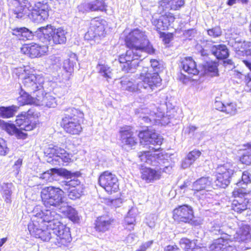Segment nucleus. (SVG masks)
Returning a JSON list of instances; mask_svg holds the SVG:
<instances>
[{
    "label": "nucleus",
    "mask_w": 251,
    "mask_h": 251,
    "mask_svg": "<svg viewBox=\"0 0 251 251\" xmlns=\"http://www.w3.org/2000/svg\"><path fill=\"white\" fill-rule=\"evenodd\" d=\"M40 218L43 216L45 219L43 221L48 222V226L52 231L53 240L52 243L55 245L61 247L67 246L70 243L72 238L70 229L59 221L60 216L55 211H47L45 214L39 215Z\"/></svg>",
    "instance_id": "obj_1"
},
{
    "label": "nucleus",
    "mask_w": 251,
    "mask_h": 251,
    "mask_svg": "<svg viewBox=\"0 0 251 251\" xmlns=\"http://www.w3.org/2000/svg\"><path fill=\"white\" fill-rule=\"evenodd\" d=\"M136 84H134L127 78H123L121 81L122 88L130 92L147 90L148 92L152 91L161 84V79L156 73L151 74L149 69L143 68Z\"/></svg>",
    "instance_id": "obj_2"
},
{
    "label": "nucleus",
    "mask_w": 251,
    "mask_h": 251,
    "mask_svg": "<svg viewBox=\"0 0 251 251\" xmlns=\"http://www.w3.org/2000/svg\"><path fill=\"white\" fill-rule=\"evenodd\" d=\"M38 207H36L33 211V217L32 222L28 225V230L32 236L39 238L43 241H50L52 243L54 236H53L51 229H50L49 227L47 226L49 223L42 220L45 219L43 216H41L40 218L39 216L41 213L45 214L47 211H50L49 210H38Z\"/></svg>",
    "instance_id": "obj_3"
},
{
    "label": "nucleus",
    "mask_w": 251,
    "mask_h": 251,
    "mask_svg": "<svg viewBox=\"0 0 251 251\" xmlns=\"http://www.w3.org/2000/svg\"><path fill=\"white\" fill-rule=\"evenodd\" d=\"M24 0H19L20 5L15 10L16 17L22 18L25 16H28L31 20L36 23H41L48 19L49 12L50 8L47 2H36L32 7L31 13L28 15V8L26 5L22 4Z\"/></svg>",
    "instance_id": "obj_4"
},
{
    "label": "nucleus",
    "mask_w": 251,
    "mask_h": 251,
    "mask_svg": "<svg viewBox=\"0 0 251 251\" xmlns=\"http://www.w3.org/2000/svg\"><path fill=\"white\" fill-rule=\"evenodd\" d=\"M126 46L133 49L139 52L153 53L154 50L150 44L145 32L139 29H134L131 31L125 38Z\"/></svg>",
    "instance_id": "obj_5"
},
{
    "label": "nucleus",
    "mask_w": 251,
    "mask_h": 251,
    "mask_svg": "<svg viewBox=\"0 0 251 251\" xmlns=\"http://www.w3.org/2000/svg\"><path fill=\"white\" fill-rule=\"evenodd\" d=\"M160 149V148H156L150 145L149 146L150 151L141 152L139 157L141 161L149 164L155 165V164L154 163L155 161L159 164H163L164 167L161 169L162 173L164 172L167 174H170L172 172L173 164L167 154H163L162 152L155 153L158 151Z\"/></svg>",
    "instance_id": "obj_6"
},
{
    "label": "nucleus",
    "mask_w": 251,
    "mask_h": 251,
    "mask_svg": "<svg viewBox=\"0 0 251 251\" xmlns=\"http://www.w3.org/2000/svg\"><path fill=\"white\" fill-rule=\"evenodd\" d=\"M38 117V113H35L32 109H29L27 112L18 116L15 122L20 129L17 128V131L14 135L19 139H25L27 134L23 132L22 130L31 131L34 129L39 124L37 120Z\"/></svg>",
    "instance_id": "obj_7"
},
{
    "label": "nucleus",
    "mask_w": 251,
    "mask_h": 251,
    "mask_svg": "<svg viewBox=\"0 0 251 251\" xmlns=\"http://www.w3.org/2000/svg\"><path fill=\"white\" fill-rule=\"evenodd\" d=\"M146 54L139 52L133 49H129L126 54L119 56V61L121 64V68L125 73H133L138 66V60L145 56Z\"/></svg>",
    "instance_id": "obj_8"
},
{
    "label": "nucleus",
    "mask_w": 251,
    "mask_h": 251,
    "mask_svg": "<svg viewBox=\"0 0 251 251\" xmlns=\"http://www.w3.org/2000/svg\"><path fill=\"white\" fill-rule=\"evenodd\" d=\"M73 112V116H66L62 119L61 124L66 132L72 135H78L82 130L81 122L83 114L77 109H74Z\"/></svg>",
    "instance_id": "obj_9"
},
{
    "label": "nucleus",
    "mask_w": 251,
    "mask_h": 251,
    "mask_svg": "<svg viewBox=\"0 0 251 251\" xmlns=\"http://www.w3.org/2000/svg\"><path fill=\"white\" fill-rule=\"evenodd\" d=\"M234 173V167L230 162H226L218 165L216 170L214 184L217 188H226L230 183Z\"/></svg>",
    "instance_id": "obj_10"
},
{
    "label": "nucleus",
    "mask_w": 251,
    "mask_h": 251,
    "mask_svg": "<svg viewBox=\"0 0 251 251\" xmlns=\"http://www.w3.org/2000/svg\"><path fill=\"white\" fill-rule=\"evenodd\" d=\"M41 197L46 207H55L59 206V203L64 199V192L58 187H45L41 192Z\"/></svg>",
    "instance_id": "obj_11"
},
{
    "label": "nucleus",
    "mask_w": 251,
    "mask_h": 251,
    "mask_svg": "<svg viewBox=\"0 0 251 251\" xmlns=\"http://www.w3.org/2000/svg\"><path fill=\"white\" fill-rule=\"evenodd\" d=\"M37 32L43 34L49 43L52 41L54 44H62L66 41L67 32L61 28H56L51 25H47L38 28Z\"/></svg>",
    "instance_id": "obj_12"
},
{
    "label": "nucleus",
    "mask_w": 251,
    "mask_h": 251,
    "mask_svg": "<svg viewBox=\"0 0 251 251\" xmlns=\"http://www.w3.org/2000/svg\"><path fill=\"white\" fill-rule=\"evenodd\" d=\"M99 183L107 193L110 194L117 192L119 189L117 176L108 171H105L100 175Z\"/></svg>",
    "instance_id": "obj_13"
},
{
    "label": "nucleus",
    "mask_w": 251,
    "mask_h": 251,
    "mask_svg": "<svg viewBox=\"0 0 251 251\" xmlns=\"http://www.w3.org/2000/svg\"><path fill=\"white\" fill-rule=\"evenodd\" d=\"M136 113L140 114L142 118L146 122H152L155 123H162L161 119L163 117V114L159 112L154 105L150 107H140L136 110Z\"/></svg>",
    "instance_id": "obj_14"
},
{
    "label": "nucleus",
    "mask_w": 251,
    "mask_h": 251,
    "mask_svg": "<svg viewBox=\"0 0 251 251\" xmlns=\"http://www.w3.org/2000/svg\"><path fill=\"white\" fill-rule=\"evenodd\" d=\"M34 70L31 69L30 71V74L27 75L25 77L23 83L26 88L29 91L33 93L38 91L40 93L43 88V84L44 82V78L41 75L34 74Z\"/></svg>",
    "instance_id": "obj_15"
},
{
    "label": "nucleus",
    "mask_w": 251,
    "mask_h": 251,
    "mask_svg": "<svg viewBox=\"0 0 251 251\" xmlns=\"http://www.w3.org/2000/svg\"><path fill=\"white\" fill-rule=\"evenodd\" d=\"M209 248L210 251H236L231 235L227 234L214 240Z\"/></svg>",
    "instance_id": "obj_16"
},
{
    "label": "nucleus",
    "mask_w": 251,
    "mask_h": 251,
    "mask_svg": "<svg viewBox=\"0 0 251 251\" xmlns=\"http://www.w3.org/2000/svg\"><path fill=\"white\" fill-rule=\"evenodd\" d=\"M246 193L245 189L234 188L232 195L236 199L232 203V208L234 211L241 213L248 208V200L243 198Z\"/></svg>",
    "instance_id": "obj_17"
},
{
    "label": "nucleus",
    "mask_w": 251,
    "mask_h": 251,
    "mask_svg": "<svg viewBox=\"0 0 251 251\" xmlns=\"http://www.w3.org/2000/svg\"><path fill=\"white\" fill-rule=\"evenodd\" d=\"M175 19L173 14L168 12L158 17L156 15H153L151 23L156 30L160 31L168 29L171 24L174 22Z\"/></svg>",
    "instance_id": "obj_18"
},
{
    "label": "nucleus",
    "mask_w": 251,
    "mask_h": 251,
    "mask_svg": "<svg viewBox=\"0 0 251 251\" xmlns=\"http://www.w3.org/2000/svg\"><path fill=\"white\" fill-rule=\"evenodd\" d=\"M104 21L94 19L91 21V25L85 35L88 40H93L97 36L103 37L105 35Z\"/></svg>",
    "instance_id": "obj_19"
},
{
    "label": "nucleus",
    "mask_w": 251,
    "mask_h": 251,
    "mask_svg": "<svg viewBox=\"0 0 251 251\" xmlns=\"http://www.w3.org/2000/svg\"><path fill=\"white\" fill-rule=\"evenodd\" d=\"M138 136L140 139V143L143 145L160 146L162 143L163 138L162 137L153 130H148L141 131Z\"/></svg>",
    "instance_id": "obj_20"
},
{
    "label": "nucleus",
    "mask_w": 251,
    "mask_h": 251,
    "mask_svg": "<svg viewBox=\"0 0 251 251\" xmlns=\"http://www.w3.org/2000/svg\"><path fill=\"white\" fill-rule=\"evenodd\" d=\"M193 217L192 209L188 205L180 206L174 210L173 218L178 222L189 223Z\"/></svg>",
    "instance_id": "obj_21"
},
{
    "label": "nucleus",
    "mask_w": 251,
    "mask_h": 251,
    "mask_svg": "<svg viewBox=\"0 0 251 251\" xmlns=\"http://www.w3.org/2000/svg\"><path fill=\"white\" fill-rule=\"evenodd\" d=\"M48 48L36 44H25L23 46L21 50L22 53L31 58L40 57L47 52Z\"/></svg>",
    "instance_id": "obj_22"
},
{
    "label": "nucleus",
    "mask_w": 251,
    "mask_h": 251,
    "mask_svg": "<svg viewBox=\"0 0 251 251\" xmlns=\"http://www.w3.org/2000/svg\"><path fill=\"white\" fill-rule=\"evenodd\" d=\"M47 152L50 154L53 159L58 160L60 159L65 163H69L72 161V154L67 152L64 149L58 146L49 148Z\"/></svg>",
    "instance_id": "obj_23"
},
{
    "label": "nucleus",
    "mask_w": 251,
    "mask_h": 251,
    "mask_svg": "<svg viewBox=\"0 0 251 251\" xmlns=\"http://www.w3.org/2000/svg\"><path fill=\"white\" fill-rule=\"evenodd\" d=\"M233 239L238 242L248 243L251 240V227L246 224L242 223L233 236Z\"/></svg>",
    "instance_id": "obj_24"
},
{
    "label": "nucleus",
    "mask_w": 251,
    "mask_h": 251,
    "mask_svg": "<svg viewBox=\"0 0 251 251\" xmlns=\"http://www.w3.org/2000/svg\"><path fill=\"white\" fill-rule=\"evenodd\" d=\"M119 133L121 141L123 144L132 147L137 143V140L133 135L131 127L128 126L122 127Z\"/></svg>",
    "instance_id": "obj_25"
},
{
    "label": "nucleus",
    "mask_w": 251,
    "mask_h": 251,
    "mask_svg": "<svg viewBox=\"0 0 251 251\" xmlns=\"http://www.w3.org/2000/svg\"><path fill=\"white\" fill-rule=\"evenodd\" d=\"M162 176V170L145 168L141 171V178L147 183H152L160 179Z\"/></svg>",
    "instance_id": "obj_26"
},
{
    "label": "nucleus",
    "mask_w": 251,
    "mask_h": 251,
    "mask_svg": "<svg viewBox=\"0 0 251 251\" xmlns=\"http://www.w3.org/2000/svg\"><path fill=\"white\" fill-rule=\"evenodd\" d=\"M39 95H36L37 96V100H36V105L50 107H55L57 105L55 98L49 94H46L43 95L42 90L41 91Z\"/></svg>",
    "instance_id": "obj_27"
},
{
    "label": "nucleus",
    "mask_w": 251,
    "mask_h": 251,
    "mask_svg": "<svg viewBox=\"0 0 251 251\" xmlns=\"http://www.w3.org/2000/svg\"><path fill=\"white\" fill-rule=\"evenodd\" d=\"M181 67L190 75H195L199 73L196 62L191 57L183 58L181 62Z\"/></svg>",
    "instance_id": "obj_28"
},
{
    "label": "nucleus",
    "mask_w": 251,
    "mask_h": 251,
    "mask_svg": "<svg viewBox=\"0 0 251 251\" xmlns=\"http://www.w3.org/2000/svg\"><path fill=\"white\" fill-rule=\"evenodd\" d=\"M113 221L107 216L99 217L95 222V228L97 231L103 233L109 229Z\"/></svg>",
    "instance_id": "obj_29"
},
{
    "label": "nucleus",
    "mask_w": 251,
    "mask_h": 251,
    "mask_svg": "<svg viewBox=\"0 0 251 251\" xmlns=\"http://www.w3.org/2000/svg\"><path fill=\"white\" fill-rule=\"evenodd\" d=\"M60 174L59 169L53 168L39 175V178L44 182H51L57 179Z\"/></svg>",
    "instance_id": "obj_30"
},
{
    "label": "nucleus",
    "mask_w": 251,
    "mask_h": 251,
    "mask_svg": "<svg viewBox=\"0 0 251 251\" xmlns=\"http://www.w3.org/2000/svg\"><path fill=\"white\" fill-rule=\"evenodd\" d=\"M184 4V0H161L160 5L163 8L177 10Z\"/></svg>",
    "instance_id": "obj_31"
},
{
    "label": "nucleus",
    "mask_w": 251,
    "mask_h": 251,
    "mask_svg": "<svg viewBox=\"0 0 251 251\" xmlns=\"http://www.w3.org/2000/svg\"><path fill=\"white\" fill-rule=\"evenodd\" d=\"M12 34L17 37L19 40H25L31 39L32 33L25 27H17L12 29Z\"/></svg>",
    "instance_id": "obj_32"
},
{
    "label": "nucleus",
    "mask_w": 251,
    "mask_h": 251,
    "mask_svg": "<svg viewBox=\"0 0 251 251\" xmlns=\"http://www.w3.org/2000/svg\"><path fill=\"white\" fill-rule=\"evenodd\" d=\"M211 52L218 59H223L228 56V51L224 45H214L211 47Z\"/></svg>",
    "instance_id": "obj_33"
},
{
    "label": "nucleus",
    "mask_w": 251,
    "mask_h": 251,
    "mask_svg": "<svg viewBox=\"0 0 251 251\" xmlns=\"http://www.w3.org/2000/svg\"><path fill=\"white\" fill-rule=\"evenodd\" d=\"M211 184V179L209 177H202L193 183V189L196 191L205 190L208 188Z\"/></svg>",
    "instance_id": "obj_34"
},
{
    "label": "nucleus",
    "mask_w": 251,
    "mask_h": 251,
    "mask_svg": "<svg viewBox=\"0 0 251 251\" xmlns=\"http://www.w3.org/2000/svg\"><path fill=\"white\" fill-rule=\"evenodd\" d=\"M19 107L11 105L8 107H0V117L3 118H8L13 117L19 109Z\"/></svg>",
    "instance_id": "obj_35"
},
{
    "label": "nucleus",
    "mask_w": 251,
    "mask_h": 251,
    "mask_svg": "<svg viewBox=\"0 0 251 251\" xmlns=\"http://www.w3.org/2000/svg\"><path fill=\"white\" fill-rule=\"evenodd\" d=\"M0 187V193L2 197L5 198L6 202H8L14 189L13 184L12 183H2Z\"/></svg>",
    "instance_id": "obj_36"
},
{
    "label": "nucleus",
    "mask_w": 251,
    "mask_h": 251,
    "mask_svg": "<svg viewBox=\"0 0 251 251\" xmlns=\"http://www.w3.org/2000/svg\"><path fill=\"white\" fill-rule=\"evenodd\" d=\"M36 100H37V96L32 97L29 95L27 93H24L18 98V101L21 105L31 104H33L36 105Z\"/></svg>",
    "instance_id": "obj_37"
},
{
    "label": "nucleus",
    "mask_w": 251,
    "mask_h": 251,
    "mask_svg": "<svg viewBox=\"0 0 251 251\" xmlns=\"http://www.w3.org/2000/svg\"><path fill=\"white\" fill-rule=\"evenodd\" d=\"M31 69L29 66L20 67L14 68L13 70V74L19 78H21L24 80L27 75L30 74Z\"/></svg>",
    "instance_id": "obj_38"
},
{
    "label": "nucleus",
    "mask_w": 251,
    "mask_h": 251,
    "mask_svg": "<svg viewBox=\"0 0 251 251\" xmlns=\"http://www.w3.org/2000/svg\"><path fill=\"white\" fill-rule=\"evenodd\" d=\"M96 68L98 72L105 78L107 79L111 78V69L107 65L99 64Z\"/></svg>",
    "instance_id": "obj_39"
},
{
    "label": "nucleus",
    "mask_w": 251,
    "mask_h": 251,
    "mask_svg": "<svg viewBox=\"0 0 251 251\" xmlns=\"http://www.w3.org/2000/svg\"><path fill=\"white\" fill-rule=\"evenodd\" d=\"M46 63L49 67L54 69L60 68L61 66L60 57L56 55H52L47 59Z\"/></svg>",
    "instance_id": "obj_40"
},
{
    "label": "nucleus",
    "mask_w": 251,
    "mask_h": 251,
    "mask_svg": "<svg viewBox=\"0 0 251 251\" xmlns=\"http://www.w3.org/2000/svg\"><path fill=\"white\" fill-rule=\"evenodd\" d=\"M179 245L181 248L185 251H191L193 248L196 246V243L194 240H190L187 238H182L179 241Z\"/></svg>",
    "instance_id": "obj_41"
},
{
    "label": "nucleus",
    "mask_w": 251,
    "mask_h": 251,
    "mask_svg": "<svg viewBox=\"0 0 251 251\" xmlns=\"http://www.w3.org/2000/svg\"><path fill=\"white\" fill-rule=\"evenodd\" d=\"M83 186H78L77 187L69 189L68 197L72 200H75L80 197L83 192Z\"/></svg>",
    "instance_id": "obj_42"
},
{
    "label": "nucleus",
    "mask_w": 251,
    "mask_h": 251,
    "mask_svg": "<svg viewBox=\"0 0 251 251\" xmlns=\"http://www.w3.org/2000/svg\"><path fill=\"white\" fill-rule=\"evenodd\" d=\"M0 127L10 135H14L17 128L14 124L6 123L1 120H0Z\"/></svg>",
    "instance_id": "obj_43"
},
{
    "label": "nucleus",
    "mask_w": 251,
    "mask_h": 251,
    "mask_svg": "<svg viewBox=\"0 0 251 251\" xmlns=\"http://www.w3.org/2000/svg\"><path fill=\"white\" fill-rule=\"evenodd\" d=\"M205 73L212 76L218 75V69L216 64L213 62H207L205 66Z\"/></svg>",
    "instance_id": "obj_44"
},
{
    "label": "nucleus",
    "mask_w": 251,
    "mask_h": 251,
    "mask_svg": "<svg viewBox=\"0 0 251 251\" xmlns=\"http://www.w3.org/2000/svg\"><path fill=\"white\" fill-rule=\"evenodd\" d=\"M251 182V175L247 171L242 173L241 180L237 182L236 185L238 187H241V189H245L243 185H247ZM240 189L239 188H238Z\"/></svg>",
    "instance_id": "obj_45"
},
{
    "label": "nucleus",
    "mask_w": 251,
    "mask_h": 251,
    "mask_svg": "<svg viewBox=\"0 0 251 251\" xmlns=\"http://www.w3.org/2000/svg\"><path fill=\"white\" fill-rule=\"evenodd\" d=\"M91 11H103L105 10V5L102 0H95L90 2Z\"/></svg>",
    "instance_id": "obj_46"
},
{
    "label": "nucleus",
    "mask_w": 251,
    "mask_h": 251,
    "mask_svg": "<svg viewBox=\"0 0 251 251\" xmlns=\"http://www.w3.org/2000/svg\"><path fill=\"white\" fill-rule=\"evenodd\" d=\"M223 112L230 116H233L237 113L236 104L233 102L225 104Z\"/></svg>",
    "instance_id": "obj_47"
},
{
    "label": "nucleus",
    "mask_w": 251,
    "mask_h": 251,
    "mask_svg": "<svg viewBox=\"0 0 251 251\" xmlns=\"http://www.w3.org/2000/svg\"><path fill=\"white\" fill-rule=\"evenodd\" d=\"M62 185L69 187V188H65L68 190L76 188L78 186H83L80 184L79 180L75 178L63 181Z\"/></svg>",
    "instance_id": "obj_48"
},
{
    "label": "nucleus",
    "mask_w": 251,
    "mask_h": 251,
    "mask_svg": "<svg viewBox=\"0 0 251 251\" xmlns=\"http://www.w3.org/2000/svg\"><path fill=\"white\" fill-rule=\"evenodd\" d=\"M243 164L250 165L251 163V146L247 150L240 158Z\"/></svg>",
    "instance_id": "obj_49"
},
{
    "label": "nucleus",
    "mask_w": 251,
    "mask_h": 251,
    "mask_svg": "<svg viewBox=\"0 0 251 251\" xmlns=\"http://www.w3.org/2000/svg\"><path fill=\"white\" fill-rule=\"evenodd\" d=\"M55 207L57 208L61 213L65 216L66 214H68V211H69L71 206H69L63 199L61 202L59 203V206H55Z\"/></svg>",
    "instance_id": "obj_50"
},
{
    "label": "nucleus",
    "mask_w": 251,
    "mask_h": 251,
    "mask_svg": "<svg viewBox=\"0 0 251 251\" xmlns=\"http://www.w3.org/2000/svg\"><path fill=\"white\" fill-rule=\"evenodd\" d=\"M74 62L70 59H67L63 62V68L67 73H71L74 71Z\"/></svg>",
    "instance_id": "obj_51"
},
{
    "label": "nucleus",
    "mask_w": 251,
    "mask_h": 251,
    "mask_svg": "<svg viewBox=\"0 0 251 251\" xmlns=\"http://www.w3.org/2000/svg\"><path fill=\"white\" fill-rule=\"evenodd\" d=\"M151 64V68H149L147 67L148 69H149V70L150 71V72L153 74L154 73H156L158 75V76L159 77L158 71L159 69V62L156 60V59H151L150 61Z\"/></svg>",
    "instance_id": "obj_52"
},
{
    "label": "nucleus",
    "mask_w": 251,
    "mask_h": 251,
    "mask_svg": "<svg viewBox=\"0 0 251 251\" xmlns=\"http://www.w3.org/2000/svg\"><path fill=\"white\" fill-rule=\"evenodd\" d=\"M65 216H67L71 221L75 222H77L79 220L77 212L72 207H71L69 211H68V214H66Z\"/></svg>",
    "instance_id": "obj_53"
},
{
    "label": "nucleus",
    "mask_w": 251,
    "mask_h": 251,
    "mask_svg": "<svg viewBox=\"0 0 251 251\" xmlns=\"http://www.w3.org/2000/svg\"><path fill=\"white\" fill-rule=\"evenodd\" d=\"M201 155V152L197 150H194L189 152L187 155L188 159L190 160V161L193 163L199 158Z\"/></svg>",
    "instance_id": "obj_54"
},
{
    "label": "nucleus",
    "mask_w": 251,
    "mask_h": 251,
    "mask_svg": "<svg viewBox=\"0 0 251 251\" xmlns=\"http://www.w3.org/2000/svg\"><path fill=\"white\" fill-rule=\"evenodd\" d=\"M210 231L214 234H222L220 223L214 222L210 228Z\"/></svg>",
    "instance_id": "obj_55"
},
{
    "label": "nucleus",
    "mask_w": 251,
    "mask_h": 251,
    "mask_svg": "<svg viewBox=\"0 0 251 251\" xmlns=\"http://www.w3.org/2000/svg\"><path fill=\"white\" fill-rule=\"evenodd\" d=\"M208 34L214 38L221 36L222 31L219 27H215L207 30Z\"/></svg>",
    "instance_id": "obj_56"
},
{
    "label": "nucleus",
    "mask_w": 251,
    "mask_h": 251,
    "mask_svg": "<svg viewBox=\"0 0 251 251\" xmlns=\"http://www.w3.org/2000/svg\"><path fill=\"white\" fill-rule=\"evenodd\" d=\"M125 223L126 225L129 226L128 229L131 230L133 229L134 226L136 223V219L133 218H130V216L127 214L125 218ZM126 228H128V227H126Z\"/></svg>",
    "instance_id": "obj_57"
},
{
    "label": "nucleus",
    "mask_w": 251,
    "mask_h": 251,
    "mask_svg": "<svg viewBox=\"0 0 251 251\" xmlns=\"http://www.w3.org/2000/svg\"><path fill=\"white\" fill-rule=\"evenodd\" d=\"M8 151L5 141L0 138V155H5Z\"/></svg>",
    "instance_id": "obj_58"
},
{
    "label": "nucleus",
    "mask_w": 251,
    "mask_h": 251,
    "mask_svg": "<svg viewBox=\"0 0 251 251\" xmlns=\"http://www.w3.org/2000/svg\"><path fill=\"white\" fill-rule=\"evenodd\" d=\"M77 9L79 12L83 13L91 11L90 2H85L79 4L77 7Z\"/></svg>",
    "instance_id": "obj_59"
},
{
    "label": "nucleus",
    "mask_w": 251,
    "mask_h": 251,
    "mask_svg": "<svg viewBox=\"0 0 251 251\" xmlns=\"http://www.w3.org/2000/svg\"><path fill=\"white\" fill-rule=\"evenodd\" d=\"M22 164V160L18 159L14 163L13 165V169L16 175H18L20 172V168Z\"/></svg>",
    "instance_id": "obj_60"
},
{
    "label": "nucleus",
    "mask_w": 251,
    "mask_h": 251,
    "mask_svg": "<svg viewBox=\"0 0 251 251\" xmlns=\"http://www.w3.org/2000/svg\"><path fill=\"white\" fill-rule=\"evenodd\" d=\"M193 164V163L188 159L187 156L182 161L181 167L183 169L188 168Z\"/></svg>",
    "instance_id": "obj_61"
},
{
    "label": "nucleus",
    "mask_w": 251,
    "mask_h": 251,
    "mask_svg": "<svg viewBox=\"0 0 251 251\" xmlns=\"http://www.w3.org/2000/svg\"><path fill=\"white\" fill-rule=\"evenodd\" d=\"M111 205L115 207H120L122 205L123 201L121 198L112 200L111 201Z\"/></svg>",
    "instance_id": "obj_62"
},
{
    "label": "nucleus",
    "mask_w": 251,
    "mask_h": 251,
    "mask_svg": "<svg viewBox=\"0 0 251 251\" xmlns=\"http://www.w3.org/2000/svg\"><path fill=\"white\" fill-rule=\"evenodd\" d=\"M127 214L130 216V218L136 219V217L138 214V210L136 208L132 207L129 210Z\"/></svg>",
    "instance_id": "obj_63"
},
{
    "label": "nucleus",
    "mask_w": 251,
    "mask_h": 251,
    "mask_svg": "<svg viewBox=\"0 0 251 251\" xmlns=\"http://www.w3.org/2000/svg\"><path fill=\"white\" fill-rule=\"evenodd\" d=\"M225 104L220 101H216L214 103L215 108L219 111L223 112Z\"/></svg>",
    "instance_id": "obj_64"
}]
</instances>
